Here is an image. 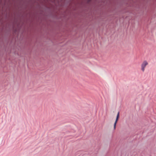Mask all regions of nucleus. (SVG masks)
I'll return each instance as SVG.
<instances>
[{
    "instance_id": "nucleus-1",
    "label": "nucleus",
    "mask_w": 156,
    "mask_h": 156,
    "mask_svg": "<svg viewBox=\"0 0 156 156\" xmlns=\"http://www.w3.org/2000/svg\"><path fill=\"white\" fill-rule=\"evenodd\" d=\"M148 63L146 61H144L141 64V70L144 72L145 70V68L146 66L148 65Z\"/></svg>"
},
{
    "instance_id": "nucleus-2",
    "label": "nucleus",
    "mask_w": 156,
    "mask_h": 156,
    "mask_svg": "<svg viewBox=\"0 0 156 156\" xmlns=\"http://www.w3.org/2000/svg\"><path fill=\"white\" fill-rule=\"evenodd\" d=\"M119 112H118V113L117 116H116V120H115V123H114V129H115L116 123H117V121H118V119H119Z\"/></svg>"
}]
</instances>
